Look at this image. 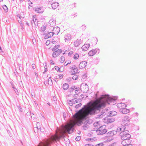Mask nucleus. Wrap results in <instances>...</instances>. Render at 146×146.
<instances>
[{
    "mask_svg": "<svg viewBox=\"0 0 146 146\" xmlns=\"http://www.w3.org/2000/svg\"><path fill=\"white\" fill-rule=\"evenodd\" d=\"M107 102L106 98H101L93 102L89 103L88 106L80 110L74 115V120H71L69 123L64 126H62L59 129H58L55 134L52 135L44 143L40 142L38 146H49L54 141H58L66 132L70 133L72 131V128L76 124L80 125L82 123L81 120L89 114L93 115L97 113V111H100V109L104 107Z\"/></svg>",
    "mask_w": 146,
    "mask_h": 146,
    "instance_id": "1",
    "label": "nucleus"
},
{
    "mask_svg": "<svg viewBox=\"0 0 146 146\" xmlns=\"http://www.w3.org/2000/svg\"><path fill=\"white\" fill-rule=\"evenodd\" d=\"M60 45H57L55 46L52 49V51L53 52L52 54V56L53 58H56L58 57L62 53V51L59 48Z\"/></svg>",
    "mask_w": 146,
    "mask_h": 146,
    "instance_id": "2",
    "label": "nucleus"
},
{
    "mask_svg": "<svg viewBox=\"0 0 146 146\" xmlns=\"http://www.w3.org/2000/svg\"><path fill=\"white\" fill-rule=\"evenodd\" d=\"M117 132L115 131H112L108 132L106 137V139L107 142H110L113 139L114 136L116 134Z\"/></svg>",
    "mask_w": 146,
    "mask_h": 146,
    "instance_id": "3",
    "label": "nucleus"
},
{
    "mask_svg": "<svg viewBox=\"0 0 146 146\" xmlns=\"http://www.w3.org/2000/svg\"><path fill=\"white\" fill-rule=\"evenodd\" d=\"M70 72L72 75H76L79 72L78 68L75 65H73L70 67Z\"/></svg>",
    "mask_w": 146,
    "mask_h": 146,
    "instance_id": "4",
    "label": "nucleus"
},
{
    "mask_svg": "<svg viewBox=\"0 0 146 146\" xmlns=\"http://www.w3.org/2000/svg\"><path fill=\"white\" fill-rule=\"evenodd\" d=\"M121 138L122 140L130 139L131 135L128 131H126L120 133Z\"/></svg>",
    "mask_w": 146,
    "mask_h": 146,
    "instance_id": "5",
    "label": "nucleus"
},
{
    "mask_svg": "<svg viewBox=\"0 0 146 146\" xmlns=\"http://www.w3.org/2000/svg\"><path fill=\"white\" fill-rule=\"evenodd\" d=\"M107 132L106 127L105 126L100 127L98 129L96 130V132L98 135H102L105 133Z\"/></svg>",
    "mask_w": 146,
    "mask_h": 146,
    "instance_id": "6",
    "label": "nucleus"
},
{
    "mask_svg": "<svg viewBox=\"0 0 146 146\" xmlns=\"http://www.w3.org/2000/svg\"><path fill=\"white\" fill-rule=\"evenodd\" d=\"M122 123L125 125H127L130 124V118L128 116H126L123 119Z\"/></svg>",
    "mask_w": 146,
    "mask_h": 146,
    "instance_id": "7",
    "label": "nucleus"
},
{
    "mask_svg": "<svg viewBox=\"0 0 146 146\" xmlns=\"http://www.w3.org/2000/svg\"><path fill=\"white\" fill-rule=\"evenodd\" d=\"M103 121L107 123H111L115 121L114 119L110 117H106L103 120Z\"/></svg>",
    "mask_w": 146,
    "mask_h": 146,
    "instance_id": "8",
    "label": "nucleus"
},
{
    "mask_svg": "<svg viewBox=\"0 0 146 146\" xmlns=\"http://www.w3.org/2000/svg\"><path fill=\"white\" fill-rule=\"evenodd\" d=\"M87 62L86 61L81 62L79 65V67L80 69L84 68L87 66Z\"/></svg>",
    "mask_w": 146,
    "mask_h": 146,
    "instance_id": "9",
    "label": "nucleus"
},
{
    "mask_svg": "<svg viewBox=\"0 0 146 146\" xmlns=\"http://www.w3.org/2000/svg\"><path fill=\"white\" fill-rule=\"evenodd\" d=\"M33 20L34 22L35 27H36L38 25V21L36 16L34 15L33 16Z\"/></svg>",
    "mask_w": 146,
    "mask_h": 146,
    "instance_id": "10",
    "label": "nucleus"
},
{
    "mask_svg": "<svg viewBox=\"0 0 146 146\" xmlns=\"http://www.w3.org/2000/svg\"><path fill=\"white\" fill-rule=\"evenodd\" d=\"M82 43V41L80 39H77L74 41V45L75 47H78Z\"/></svg>",
    "mask_w": 146,
    "mask_h": 146,
    "instance_id": "11",
    "label": "nucleus"
},
{
    "mask_svg": "<svg viewBox=\"0 0 146 146\" xmlns=\"http://www.w3.org/2000/svg\"><path fill=\"white\" fill-rule=\"evenodd\" d=\"M131 140L130 139L123 140L121 143L123 146L131 144Z\"/></svg>",
    "mask_w": 146,
    "mask_h": 146,
    "instance_id": "12",
    "label": "nucleus"
},
{
    "mask_svg": "<svg viewBox=\"0 0 146 146\" xmlns=\"http://www.w3.org/2000/svg\"><path fill=\"white\" fill-rule=\"evenodd\" d=\"M117 106L120 109L121 111L126 108V105L124 103H120L117 104Z\"/></svg>",
    "mask_w": 146,
    "mask_h": 146,
    "instance_id": "13",
    "label": "nucleus"
},
{
    "mask_svg": "<svg viewBox=\"0 0 146 146\" xmlns=\"http://www.w3.org/2000/svg\"><path fill=\"white\" fill-rule=\"evenodd\" d=\"M34 130L35 133H37L40 132H43L44 130L43 129H41L40 126L35 127L34 128Z\"/></svg>",
    "mask_w": 146,
    "mask_h": 146,
    "instance_id": "14",
    "label": "nucleus"
},
{
    "mask_svg": "<svg viewBox=\"0 0 146 146\" xmlns=\"http://www.w3.org/2000/svg\"><path fill=\"white\" fill-rule=\"evenodd\" d=\"M90 47V44L87 43L85 44L82 47V49L83 51H86Z\"/></svg>",
    "mask_w": 146,
    "mask_h": 146,
    "instance_id": "15",
    "label": "nucleus"
},
{
    "mask_svg": "<svg viewBox=\"0 0 146 146\" xmlns=\"http://www.w3.org/2000/svg\"><path fill=\"white\" fill-rule=\"evenodd\" d=\"M35 11L38 13H42L44 11V9L42 7L36 8Z\"/></svg>",
    "mask_w": 146,
    "mask_h": 146,
    "instance_id": "16",
    "label": "nucleus"
},
{
    "mask_svg": "<svg viewBox=\"0 0 146 146\" xmlns=\"http://www.w3.org/2000/svg\"><path fill=\"white\" fill-rule=\"evenodd\" d=\"M53 31L55 34H58L60 31V28L57 27H54Z\"/></svg>",
    "mask_w": 146,
    "mask_h": 146,
    "instance_id": "17",
    "label": "nucleus"
},
{
    "mask_svg": "<svg viewBox=\"0 0 146 146\" xmlns=\"http://www.w3.org/2000/svg\"><path fill=\"white\" fill-rule=\"evenodd\" d=\"M37 118L38 120L40 121H45V118L44 116L41 114L38 115Z\"/></svg>",
    "mask_w": 146,
    "mask_h": 146,
    "instance_id": "18",
    "label": "nucleus"
},
{
    "mask_svg": "<svg viewBox=\"0 0 146 146\" xmlns=\"http://www.w3.org/2000/svg\"><path fill=\"white\" fill-rule=\"evenodd\" d=\"M96 50L93 49L91 50L88 52L89 55L90 56H93L96 53Z\"/></svg>",
    "mask_w": 146,
    "mask_h": 146,
    "instance_id": "19",
    "label": "nucleus"
},
{
    "mask_svg": "<svg viewBox=\"0 0 146 146\" xmlns=\"http://www.w3.org/2000/svg\"><path fill=\"white\" fill-rule=\"evenodd\" d=\"M59 5V4L58 3L55 2L52 4V7L53 9H55L57 8Z\"/></svg>",
    "mask_w": 146,
    "mask_h": 146,
    "instance_id": "20",
    "label": "nucleus"
},
{
    "mask_svg": "<svg viewBox=\"0 0 146 146\" xmlns=\"http://www.w3.org/2000/svg\"><path fill=\"white\" fill-rule=\"evenodd\" d=\"M125 127L124 126H121L118 127L117 130L118 131H119L121 132V133L123 131H125Z\"/></svg>",
    "mask_w": 146,
    "mask_h": 146,
    "instance_id": "21",
    "label": "nucleus"
},
{
    "mask_svg": "<svg viewBox=\"0 0 146 146\" xmlns=\"http://www.w3.org/2000/svg\"><path fill=\"white\" fill-rule=\"evenodd\" d=\"M120 111L123 113L124 114L127 113L129 112V109L125 108Z\"/></svg>",
    "mask_w": 146,
    "mask_h": 146,
    "instance_id": "22",
    "label": "nucleus"
},
{
    "mask_svg": "<svg viewBox=\"0 0 146 146\" xmlns=\"http://www.w3.org/2000/svg\"><path fill=\"white\" fill-rule=\"evenodd\" d=\"M65 38L66 40L65 41H66V40H70L72 38V36L70 34H67L65 36Z\"/></svg>",
    "mask_w": 146,
    "mask_h": 146,
    "instance_id": "23",
    "label": "nucleus"
},
{
    "mask_svg": "<svg viewBox=\"0 0 146 146\" xmlns=\"http://www.w3.org/2000/svg\"><path fill=\"white\" fill-rule=\"evenodd\" d=\"M82 91L83 92H85L87 91L88 90V86L86 85L85 86L82 87Z\"/></svg>",
    "mask_w": 146,
    "mask_h": 146,
    "instance_id": "24",
    "label": "nucleus"
},
{
    "mask_svg": "<svg viewBox=\"0 0 146 146\" xmlns=\"http://www.w3.org/2000/svg\"><path fill=\"white\" fill-rule=\"evenodd\" d=\"M63 76L64 75L63 74H60L56 76V79L59 78L60 79H62L63 78Z\"/></svg>",
    "mask_w": 146,
    "mask_h": 146,
    "instance_id": "25",
    "label": "nucleus"
},
{
    "mask_svg": "<svg viewBox=\"0 0 146 146\" xmlns=\"http://www.w3.org/2000/svg\"><path fill=\"white\" fill-rule=\"evenodd\" d=\"M69 87V85L67 84H65L63 86V88L64 90H67Z\"/></svg>",
    "mask_w": 146,
    "mask_h": 146,
    "instance_id": "26",
    "label": "nucleus"
},
{
    "mask_svg": "<svg viewBox=\"0 0 146 146\" xmlns=\"http://www.w3.org/2000/svg\"><path fill=\"white\" fill-rule=\"evenodd\" d=\"M88 141H91V142L96 141V138H88L86 139Z\"/></svg>",
    "mask_w": 146,
    "mask_h": 146,
    "instance_id": "27",
    "label": "nucleus"
},
{
    "mask_svg": "<svg viewBox=\"0 0 146 146\" xmlns=\"http://www.w3.org/2000/svg\"><path fill=\"white\" fill-rule=\"evenodd\" d=\"M54 34L53 32H50L47 34V36L48 38L51 37L53 36Z\"/></svg>",
    "mask_w": 146,
    "mask_h": 146,
    "instance_id": "28",
    "label": "nucleus"
},
{
    "mask_svg": "<svg viewBox=\"0 0 146 146\" xmlns=\"http://www.w3.org/2000/svg\"><path fill=\"white\" fill-rule=\"evenodd\" d=\"M3 8L5 11V12H7L8 11V9L7 6L4 5L3 6Z\"/></svg>",
    "mask_w": 146,
    "mask_h": 146,
    "instance_id": "29",
    "label": "nucleus"
},
{
    "mask_svg": "<svg viewBox=\"0 0 146 146\" xmlns=\"http://www.w3.org/2000/svg\"><path fill=\"white\" fill-rule=\"evenodd\" d=\"M48 83L49 84L50 86L52 85V81L50 78V77L48 80Z\"/></svg>",
    "mask_w": 146,
    "mask_h": 146,
    "instance_id": "30",
    "label": "nucleus"
},
{
    "mask_svg": "<svg viewBox=\"0 0 146 146\" xmlns=\"http://www.w3.org/2000/svg\"><path fill=\"white\" fill-rule=\"evenodd\" d=\"M79 55L78 54H75L74 56V59L75 60L79 58Z\"/></svg>",
    "mask_w": 146,
    "mask_h": 146,
    "instance_id": "31",
    "label": "nucleus"
},
{
    "mask_svg": "<svg viewBox=\"0 0 146 146\" xmlns=\"http://www.w3.org/2000/svg\"><path fill=\"white\" fill-rule=\"evenodd\" d=\"M78 78V76L77 75H74L72 77V78L74 80H76Z\"/></svg>",
    "mask_w": 146,
    "mask_h": 146,
    "instance_id": "32",
    "label": "nucleus"
},
{
    "mask_svg": "<svg viewBox=\"0 0 146 146\" xmlns=\"http://www.w3.org/2000/svg\"><path fill=\"white\" fill-rule=\"evenodd\" d=\"M75 93L76 94H75L74 96H78V94L80 92V91L79 90V88H78V89L76 90H75Z\"/></svg>",
    "mask_w": 146,
    "mask_h": 146,
    "instance_id": "33",
    "label": "nucleus"
},
{
    "mask_svg": "<svg viewBox=\"0 0 146 146\" xmlns=\"http://www.w3.org/2000/svg\"><path fill=\"white\" fill-rule=\"evenodd\" d=\"M71 63V62L70 61H66L64 63V66H67L68 64H70Z\"/></svg>",
    "mask_w": 146,
    "mask_h": 146,
    "instance_id": "34",
    "label": "nucleus"
},
{
    "mask_svg": "<svg viewBox=\"0 0 146 146\" xmlns=\"http://www.w3.org/2000/svg\"><path fill=\"white\" fill-rule=\"evenodd\" d=\"M64 68L62 67H60L59 68V69L58 71L60 72H63L64 70Z\"/></svg>",
    "mask_w": 146,
    "mask_h": 146,
    "instance_id": "35",
    "label": "nucleus"
},
{
    "mask_svg": "<svg viewBox=\"0 0 146 146\" xmlns=\"http://www.w3.org/2000/svg\"><path fill=\"white\" fill-rule=\"evenodd\" d=\"M31 118L33 119L36 118V116L33 113L31 115Z\"/></svg>",
    "mask_w": 146,
    "mask_h": 146,
    "instance_id": "36",
    "label": "nucleus"
},
{
    "mask_svg": "<svg viewBox=\"0 0 146 146\" xmlns=\"http://www.w3.org/2000/svg\"><path fill=\"white\" fill-rule=\"evenodd\" d=\"M104 145V144L103 143H100L96 144V146H103Z\"/></svg>",
    "mask_w": 146,
    "mask_h": 146,
    "instance_id": "37",
    "label": "nucleus"
},
{
    "mask_svg": "<svg viewBox=\"0 0 146 146\" xmlns=\"http://www.w3.org/2000/svg\"><path fill=\"white\" fill-rule=\"evenodd\" d=\"M76 140L77 141H78L80 139V136H77L76 138Z\"/></svg>",
    "mask_w": 146,
    "mask_h": 146,
    "instance_id": "38",
    "label": "nucleus"
},
{
    "mask_svg": "<svg viewBox=\"0 0 146 146\" xmlns=\"http://www.w3.org/2000/svg\"><path fill=\"white\" fill-rule=\"evenodd\" d=\"M41 29L42 31H44L45 30L46 27L44 26H43L41 27Z\"/></svg>",
    "mask_w": 146,
    "mask_h": 146,
    "instance_id": "39",
    "label": "nucleus"
},
{
    "mask_svg": "<svg viewBox=\"0 0 146 146\" xmlns=\"http://www.w3.org/2000/svg\"><path fill=\"white\" fill-rule=\"evenodd\" d=\"M50 43V41L49 40H48L46 41V45H48Z\"/></svg>",
    "mask_w": 146,
    "mask_h": 146,
    "instance_id": "40",
    "label": "nucleus"
},
{
    "mask_svg": "<svg viewBox=\"0 0 146 146\" xmlns=\"http://www.w3.org/2000/svg\"><path fill=\"white\" fill-rule=\"evenodd\" d=\"M49 23L50 24V25L51 24V23H52V24H54V21H53L52 20H50L49 21Z\"/></svg>",
    "mask_w": 146,
    "mask_h": 146,
    "instance_id": "41",
    "label": "nucleus"
},
{
    "mask_svg": "<svg viewBox=\"0 0 146 146\" xmlns=\"http://www.w3.org/2000/svg\"><path fill=\"white\" fill-rule=\"evenodd\" d=\"M81 106V104L80 103L79 104L76 105L75 106V108H78L79 107Z\"/></svg>",
    "mask_w": 146,
    "mask_h": 146,
    "instance_id": "42",
    "label": "nucleus"
},
{
    "mask_svg": "<svg viewBox=\"0 0 146 146\" xmlns=\"http://www.w3.org/2000/svg\"><path fill=\"white\" fill-rule=\"evenodd\" d=\"M61 59L62 60V61H61V62H63L64 60V57L63 56H62L61 57Z\"/></svg>",
    "mask_w": 146,
    "mask_h": 146,
    "instance_id": "43",
    "label": "nucleus"
},
{
    "mask_svg": "<svg viewBox=\"0 0 146 146\" xmlns=\"http://www.w3.org/2000/svg\"><path fill=\"white\" fill-rule=\"evenodd\" d=\"M50 63L51 65H54V62L52 60H50Z\"/></svg>",
    "mask_w": 146,
    "mask_h": 146,
    "instance_id": "44",
    "label": "nucleus"
},
{
    "mask_svg": "<svg viewBox=\"0 0 146 146\" xmlns=\"http://www.w3.org/2000/svg\"><path fill=\"white\" fill-rule=\"evenodd\" d=\"M85 146H94V145L91 144H87L85 145Z\"/></svg>",
    "mask_w": 146,
    "mask_h": 146,
    "instance_id": "45",
    "label": "nucleus"
},
{
    "mask_svg": "<svg viewBox=\"0 0 146 146\" xmlns=\"http://www.w3.org/2000/svg\"><path fill=\"white\" fill-rule=\"evenodd\" d=\"M56 42V41H55V40L53 39L52 40V42L54 44Z\"/></svg>",
    "mask_w": 146,
    "mask_h": 146,
    "instance_id": "46",
    "label": "nucleus"
},
{
    "mask_svg": "<svg viewBox=\"0 0 146 146\" xmlns=\"http://www.w3.org/2000/svg\"><path fill=\"white\" fill-rule=\"evenodd\" d=\"M55 69H56V70H58L59 69V68L57 66H55Z\"/></svg>",
    "mask_w": 146,
    "mask_h": 146,
    "instance_id": "47",
    "label": "nucleus"
},
{
    "mask_svg": "<svg viewBox=\"0 0 146 146\" xmlns=\"http://www.w3.org/2000/svg\"><path fill=\"white\" fill-rule=\"evenodd\" d=\"M19 68L20 70H22L23 69V68L21 66H19Z\"/></svg>",
    "mask_w": 146,
    "mask_h": 146,
    "instance_id": "48",
    "label": "nucleus"
},
{
    "mask_svg": "<svg viewBox=\"0 0 146 146\" xmlns=\"http://www.w3.org/2000/svg\"><path fill=\"white\" fill-rule=\"evenodd\" d=\"M132 146V145L131 144H129L128 145H124V146Z\"/></svg>",
    "mask_w": 146,
    "mask_h": 146,
    "instance_id": "49",
    "label": "nucleus"
},
{
    "mask_svg": "<svg viewBox=\"0 0 146 146\" xmlns=\"http://www.w3.org/2000/svg\"><path fill=\"white\" fill-rule=\"evenodd\" d=\"M33 69H35V64H33Z\"/></svg>",
    "mask_w": 146,
    "mask_h": 146,
    "instance_id": "50",
    "label": "nucleus"
},
{
    "mask_svg": "<svg viewBox=\"0 0 146 146\" xmlns=\"http://www.w3.org/2000/svg\"><path fill=\"white\" fill-rule=\"evenodd\" d=\"M72 54V52H69L68 53V54L71 55Z\"/></svg>",
    "mask_w": 146,
    "mask_h": 146,
    "instance_id": "51",
    "label": "nucleus"
},
{
    "mask_svg": "<svg viewBox=\"0 0 146 146\" xmlns=\"http://www.w3.org/2000/svg\"><path fill=\"white\" fill-rule=\"evenodd\" d=\"M32 96L33 97H35V94H32Z\"/></svg>",
    "mask_w": 146,
    "mask_h": 146,
    "instance_id": "52",
    "label": "nucleus"
},
{
    "mask_svg": "<svg viewBox=\"0 0 146 146\" xmlns=\"http://www.w3.org/2000/svg\"><path fill=\"white\" fill-rule=\"evenodd\" d=\"M0 50H1V51H2V49H1V47H0Z\"/></svg>",
    "mask_w": 146,
    "mask_h": 146,
    "instance_id": "53",
    "label": "nucleus"
},
{
    "mask_svg": "<svg viewBox=\"0 0 146 146\" xmlns=\"http://www.w3.org/2000/svg\"><path fill=\"white\" fill-rule=\"evenodd\" d=\"M3 0H0V1H3Z\"/></svg>",
    "mask_w": 146,
    "mask_h": 146,
    "instance_id": "54",
    "label": "nucleus"
},
{
    "mask_svg": "<svg viewBox=\"0 0 146 146\" xmlns=\"http://www.w3.org/2000/svg\"><path fill=\"white\" fill-rule=\"evenodd\" d=\"M53 98H54V99H56V98L55 97V98H54V97Z\"/></svg>",
    "mask_w": 146,
    "mask_h": 146,
    "instance_id": "55",
    "label": "nucleus"
},
{
    "mask_svg": "<svg viewBox=\"0 0 146 146\" xmlns=\"http://www.w3.org/2000/svg\"><path fill=\"white\" fill-rule=\"evenodd\" d=\"M110 114H111V115L112 116H113V115H112V114H111V113H110Z\"/></svg>",
    "mask_w": 146,
    "mask_h": 146,
    "instance_id": "56",
    "label": "nucleus"
},
{
    "mask_svg": "<svg viewBox=\"0 0 146 146\" xmlns=\"http://www.w3.org/2000/svg\"><path fill=\"white\" fill-rule=\"evenodd\" d=\"M49 104V105H50L49 104Z\"/></svg>",
    "mask_w": 146,
    "mask_h": 146,
    "instance_id": "57",
    "label": "nucleus"
},
{
    "mask_svg": "<svg viewBox=\"0 0 146 146\" xmlns=\"http://www.w3.org/2000/svg\"><path fill=\"white\" fill-rule=\"evenodd\" d=\"M0 10H1L0 8Z\"/></svg>",
    "mask_w": 146,
    "mask_h": 146,
    "instance_id": "58",
    "label": "nucleus"
},
{
    "mask_svg": "<svg viewBox=\"0 0 146 146\" xmlns=\"http://www.w3.org/2000/svg\"><path fill=\"white\" fill-rule=\"evenodd\" d=\"M0 10H1L0 8Z\"/></svg>",
    "mask_w": 146,
    "mask_h": 146,
    "instance_id": "59",
    "label": "nucleus"
},
{
    "mask_svg": "<svg viewBox=\"0 0 146 146\" xmlns=\"http://www.w3.org/2000/svg\"><path fill=\"white\" fill-rule=\"evenodd\" d=\"M0 10H1L0 8Z\"/></svg>",
    "mask_w": 146,
    "mask_h": 146,
    "instance_id": "60",
    "label": "nucleus"
}]
</instances>
